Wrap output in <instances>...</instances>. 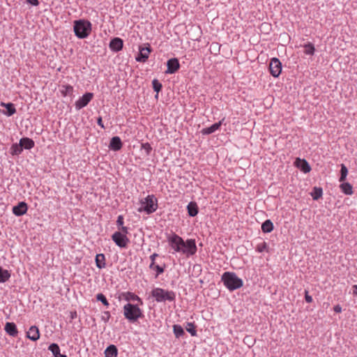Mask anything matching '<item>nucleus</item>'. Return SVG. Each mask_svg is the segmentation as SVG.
Here are the masks:
<instances>
[{
	"instance_id": "f257e3e1",
	"label": "nucleus",
	"mask_w": 357,
	"mask_h": 357,
	"mask_svg": "<svg viewBox=\"0 0 357 357\" xmlns=\"http://www.w3.org/2000/svg\"><path fill=\"white\" fill-rule=\"evenodd\" d=\"M167 241L175 252H181L188 256L195 255L197 250L195 239H188L184 241L181 236L174 233L167 236Z\"/></svg>"
},
{
	"instance_id": "f03ea898",
	"label": "nucleus",
	"mask_w": 357,
	"mask_h": 357,
	"mask_svg": "<svg viewBox=\"0 0 357 357\" xmlns=\"http://www.w3.org/2000/svg\"><path fill=\"white\" fill-rule=\"evenodd\" d=\"M221 280L224 285L229 290L234 291L243 285L242 279L238 278L235 273L225 272L222 274Z\"/></svg>"
},
{
	"instance_id": "7ed1b4c3",
	"label": "nucleus",
	"mask_w": 357,
	"mask_h": 357,
	"mask_svg": "<svg viewBox=\"0 0 357 357\" xmlns=\"http://www.w3.org/2000/svg\"><path fill=\"white\" fill-rule=\"evenodd\" d=\"M73 29L75 35L80 39L89 36L91 31V23L85 20H79L74 22Z\"/></svg>"
},
{
	"instance_id": "20e7f679",
	"label": "nucleus",
	"mask_w": 357,
	"mask_h": 357,
	"mask_svg": "<svg viewBox=\"0 0 357 357\" xmlns=\"http://www.w3.org/2000/svg\"><path fill=\"white\" fill-rule=\"evenodd\" d=\"M123 315L130 322H135L143 316L142 312L137 305L128 303L123 306Z\"/></svg>"
},
{
	"instance_id": "39448f33",
	"label": "nucleus",
	"mask_w": 357,
	"mask_h": 357,
	"mask_svg": "<svg viewBox=\"0 0 357 357\" xmlns=\"http://www.w3.org/2000/svg\"><path fill=\"white\" fill-rule=\"evenodd\" d=\"M151 296L158 303L165 302L166 301H174L176 298V294L173 291H168L159 287L151 291Z\"/></svg>"
},
{
	"instance_id": "423d86ee",
	"label": "nucleus",
	"mask_w": 357,
	"mask_h": 357,
	"mask_svg": "<svg viewBox=\"0 0 357 357\" xmlns=\"http://www.w3.org/2000/svg\"><path fill=\"white\" fill-rule=\"evenodd\" d=\"M142 206L138 209L139 212L144 211L146 214L155 212L158 208V201L154 195H148L141 201Z\"/></svg>"
},
{
	"instance_id": "0eeeda50",
	"label": "nucleus",
	"mask_w": 357,
	"mask_h": 357,
	"mask_svg": "<svg viewBox=\"0 0 357 357\" xmlns=\"http://www.w3.org/2000/svg\"><path fill=\"white\" fill-rule=\"evenodd\" d=\"M112 239L120 248H126L130 242L129 238L120 231L114 232L112 236Z\"/></svg>"
},
{
	"instance_id": "6e6552de",
	"label": "nucleus",
	"mask_w": 357,
	"mask_h": 357,
	"mask_svg": "<svg viewBox=\"0 0 357 357\" xmlns=\"http://www.w3.org/2000/svg\"><path fill=\"white\" fill-rule=\"evenodd\" d=\"M269 70L271 74L278 77L282 71V63L278 58H273L269 63Z\"/></svg>"
},
{
	"instance_id": "1a4fd4ad",
	"label": "nucleus",
	"mask_w": 357,
	"mask_h": 357,
	"mask_svg": "<svg viewBox=\"0 0 357 357\" xmlns=\"http://www.w3.org/2000/svg\"><path fill=\"white\" fill-rule=\"evenodd\" d=\"M93 97V93L87 92L84 93L82 97H80L76 102H75V107L77 109H80L84 107H86L89 102L92 100Z\"/></svg>"
},
{
	"instance_id": "9d476101",
	"label": "nucleus",
	"mask_w": 357,
	"mask_h": 357,
	"mask_svg": "<svg viewBox=\"0 0 357 357\" xmlns=\"http://www.w3.org/2000/svg\"><path fill=\"white\" fill-rule=\"evenodd\" d=\"M167 69L165 71L167 74H174L180 68L178 60L176 58L170 59L167 62Z\"/></svg>"
},
{
	"instance_id": "9b49d317",
	"label": "nucleus",
	"mask_w": 357,
	"mask_h": 357,
	"mask_svg": "<svg viewBox=\"0 0 357 357\" xmlns=\"http://www.w3.org/2000/svg\"><path fill=\"white\" fill-rule=\"evenodd\" d=\"M27 209V204L24 202H21L13 208V213L17 216H21L26 213Z\"/></svg>"
},
{
	"instance_id": "f8f14e48",
	"label": "nucleus",
	"mask_w": 357,
	"mask_h": 357,
	"mask_svg": "<svg viewBox=\"0 0 357 357\" xmlns=\"http://www.w3.org/2000/svg\"><path fill=\"white\" fill-rule=\"evenodd\" d=\"M123 46V41L120 38H114L112 40H111L109 43V48L113 52H119L122 50Z\"/></svg>"
},
{
	"instance_id": "ddd939ff",
	"label": "nucleus",
	"mask_w": 357,
	"mask_h": 357,
	"mask_svg": "<svg viewBox=\"0 0 357 357\" xmlns=\"http://www.w3.org/2000/svg\"><path fill=\"white\" fill-rule=\"evenodd\" d=\"M26 337L33 341L38 340L40 338L38 328L36 326H31L26 333Z\"/></svg>"
},
{
	"instance_id": "4468645a",
	"label": "nucleus",
	"mask_w": 357,
	"mask_h": 357,
	"mask_svg": "<svg viewBox=\"0 0 357 357\" xmlns=\"http://www.w3.org/2000/svg\"><path fill=\"white\" fill-rule=\"evenodd\" d=\"M109 148L114 151H119L122 148V142L119 137H113L109 145Z\"/></svg>"
},
{
	"instance_id": "2eb2a0df",
	"label": "nucleus",
	"mask_w": 357,
	"mask_h": 357,
	"mask_svg": "<svg viewBox=\"0 0 357 357\" xmlns=\"http://www.w3.org/2000/svg\"><path fill=\"white\" fill-rule=\"evenodd\" d=\"M151 52L150 47H143L140 49L139 53L136 57V60L139 62L144 63L149 58V53Z\"/></svg>"
},
{
	"instance_id": "dca6fc26",
	"label": "nucleus",
	"mask_w": 357,
	"mask_h": 357,
	"mask_svg": "<svg viewBox=\"0 0 357 357\" xmlns=\"http://www.w3.org/2000/svg\"><path fill=\"white\" fill-rule=\"evenodd\" d=\"M296 165L304 173H308L311 170L310 165L305 159L297 158Z\"/></svg>"
},
{
	"instance_id": "f3484780",
	"label": "nucleus",
	"mask_w": 357,
	"mask_h": 357,
	"mask_svg": "<svg viewBox=\"0 0 357 357\" xmlns=\"http://www.w3.org/2000/svg\"><path fill=\"white\" fill-rule=\"evenodd\" d=\"M4 330L12 337H16L18 334L17 326L13 322H7L5 325Z\"/></svg>"
},
{
	"instance_id": "a211bd4d",
	"label": "nucleus",
	"mask_w": 357,
	"mask_h": 357,
	"mask_svg": "<svg viewBox=\"0 0 357 357\" xmlns=\"http://www.w3.org/2000/svg\"><path fill=\"white\" fill-rule=\"evenodd\" d=\"M224 121V119L221 121H220L218 123H215L212 126L205 128L202 129V133L203 135H210L215 132L217 130H218L222 125V121Z\"/></svg>"
},
{
	"instance_id": "6ab92c4d",
	"label": "nucleus",
	"mask_w": 357,
	"mask_h": 357,
	"mask_svg": "<svg viewBox=\"0 0 357 357\" xmlns=\"http://www.w3.org/2000/svg\"><path fill=\"white\" fill-rule=\"evenodd\" d=\"M187 209L190 217H195L198 213V206L196 202H190L187 206Z\"/></svg>"
},
{
	"instance_id": "aec40b11",
	"label": "nucleus",
	"mask_w": 357,
	"mask_h": 357,
	"mask_svg": "<svg viewBox=\"0 0 357 357\" xmlns=\"http://www.w3.org/2000/svg\"><path fill=\"white\" fill-rule=\"evenodd\" d=\"M20 143L22 146V148H24L25 149H32L35 144L33 139L28 137H23L20 140Z\"/></svg>"
},
{
	"instance_id": "412c9836",
	"label": "nucleus",
	"mask_w": 357,
	"mask_h": 357,
	"mask_svg": "<svg viewBox=\"0 0 357 357\" xmlns=\"http://www.w3.org/2000/svg\"><path fill=\"white\" fill-rule=\"evenodd\" d=\"M48 349L52 353L54 357H67L66 355L60 353V348L56 343L51 344Z\"/></svg>"
},
{
	"instance_id": "4be33fe9",
	"label": "nucleus",
	"mask_w": 357,
	"mask_h": 357,
	"mask_svg": "<svg viewBox=\"0 0 357 357\" xmlns=\"http://www.w3.org/2000/svg\"><path fill=\"white\" fill-rule=\"evenodd\" d=\"M1 105L6 108L7 111L4 113L6 115L10 116L16 112V109L14 104L11 102L4 103L1 102Z\"/></svg>"
},
{
	"instance_id": "5701e85b",
	"label": "nucleus",
	"mask_w": 357,
	"mask_h": 357,
	"mask_svg": "<svg viewBox=\"0 0 357 357\" xmlns=\"http://www.w3.org/2000/svg\"><path fill=\"white\" fill-rule=\"evenodd\" d=\"M340 188L345 195H351L353 194V187L349 183L343 181V183L340 184Z\"/></svg>"
},
{
	"instance_id": "b1692460",
	"label": "nucleus",
	"mask_w": 357,
	"mask_h": 357,
	"mask_svg": "<svg viewBox=\"0 0 357 357\" xmlns=\"http://www.w3.org/2000/svg\"><path fill=\"white\" fill-rule=\"evenodd\" d=\"M96 264L98 268H103L105 267V257L103 254H98L96 256Z\"/></svg>"
},
{
	"instance_id": "393cba45",
	"label": "nucleus",
	"mask_w": 357,
	"mask_h": 357,
	"mask_svg": "<svg viewBox=\"0 0 357 357\" xmlns=\"http://www.w3.org/2000/svg\"><path fill=\"white\" fill-rule=\"evenodd\" d=\"M105 357H116L117 349L116 346L111 344L105 351Z\"/></svg>"
},
{
	"instance_id": "a878e982",
	"label": "nucleus",
	"mask_w": 357,
	"mask_h": 357,
	"mask_svg": "<svg viewBox=\"0 0 357 357\" xmlns=\"http://www.w3.org/2000/svg\"><path fill=\"white\" fill-rule=\"evenodd\" d=\"M261 230L264 233H270L273 230V224L270 220H266L261 225Z\"/></svg>"
},
{
	"instance_id": "bb28decb",
	"label": "nucleus",
	"mask_w": 357,
	"mask_h": 357,
	"mask_svg": "<svg viewBox=\"0 0 357 357\" xmlns=\"http://www.w3.org/2000/svg\"><path fill=\"white\" fill-rule=\"evenodd\" d=\"M173 332L176 338L183 337L185 335L182 326L178 324H174L173 326Z\"/></svg>"
},
{
	"instance_id": "cd10ccee",
	"label": "nucleus",
	"mask_w": 357,
	"mask_h": 357,
	"mask_svg": "<svg viewBox=\"0 0 357 357\" xmlns=\"http://www.w3.org/2000/svg\"><path fill=\"white\" fill-rule=\"evenodd\" d=\"M10 278V273L8 270L3 269L0 266V283L5 282Z\"/></svg>"
},
{
	"instance_id": "c85d7f7f",
	"label": "nucleus",
	"mask_w": 357,
	"mask_h": 357,
	"mask_svg": "<svg viewBox=\"0 0 357 357\" xmlns=\"http://www.w3.org/2000/svg\"><path fill=\"white\" fill-rule=\"evenodd\" d=\"M314 200H318L322 197L323 190L321 188L314 187L312 192L310 193Z\"/></svg>"
},
{
	"instance_id": "c756f323",
	"label": "nucleus",
	"mask_w": 357,
	"mask_h": 357,
	"mask_svg": "<svg viewBox=\"0 0 357 357\" xmlns=\"http://www.w3.org/2000/svg\"><path fill=\"white\" fill-rule=\"evenodd\" d=\"M22 150L20 143L14 144L10 148V153L13 155H17L22 153Z\"/></svg>"
},
{
	"instance_id": "7c9ffc66",
	"label": "nucleus",
	"mask_w": 357,
	"mask_h": 357,
	"mask_svg": "<svg viewBox=\"0 0 357 357\" xmlns=\"http://www.w3.org/2000/svg\"><path fill=\"white\" fill-rule=\"evenodd\" d=\"M304 53L307 55H313L315 51V48L313 44L308 43L304 45Z\"/></svg>"
},
{
	"instance_id": "2f4dec72",
	"label": "nucleus",
	"mask_w": 357,
	"mask_h": 357,
	"mask_svg": "<svg viewBox=\"0 0 357 357\" xmlns=\"http://www.w3.org/2000/svg\"><path fill=\"white\" fill-rule=\"evenodd\" d=\"M186 331L190 333L192 336H196L197 335V331H196V326L194 323L192 322H188L187 325L185 326Z\"/></svg>"
},
{
	"instance_id": "473e14b6",
	"label": "nucleus",
	"mask_w": 357,
	"mask_h": 357,
	"mask_svg": "<svg viewBox=\"0 0 357 357\" xmlns=\"http://www.w3.org/2000/svg\"><path fill=\"white\" fill-rule=\"evenodd\" d=\"M348 174V169L347 167L344 165H341V169H340V181L343 182L345 181L347 176Z\"/></svg>"
},
{
	"instance_id": "72a5a7b5",
	"label": "nucleus",
	"mask_w": 357,
	"mask_h": 357,
	"mask_svg": "<svg viewBox=\"0 0 357 357\" xmlns=\"http://www.w3.org/2000/svg\"><path fill=\"white\" fill-rule=\"evenodd\" d=\"M152 85H153V90L157 92V93H158L162 88V84L156 79H154L153 81H152ZM158 94H156L155 96V98H158Z\"/></svg>"
},
{
	"instance_id": "f704fd0d",
	"label": "nucleus",
	"mask_w": 357,
	"mask_h": 357,
	"mask_svg": "<svg viewBox=\"0 0 357 357\" xmlns=\"http://www.w3.org/2000/svg\"><path fill=\"white\" fill-rule=\"evenodd\" d=\"M150 268L154 269L156 271L157 274L155 278H157L160 274L162 273L165 271L164 268L160 266L159 265H155V262H151L150 264Z\"/></svg>"
},
{
	"instance_id": "c9c22d12",
	"label": "nucleus",
	"mask_w": 357,
	"mask_h": 357,
	"mask_svg": "<svg viewBox=\"0 0 357 357\" xmlns=\"http://www.w3.org/2000/svg\"><path fill=\"white\" fill-rule=\"evenodd\" d=\"M141 149L142 150H144V152H145V155L146 156L149 155L151 151H152V147L151 146V144L148 142L146 143H142L141 144Z\"/></svg>"
},
{
	"instance_id": "e433bc0d",
	"label": "nucleus",
	"mask_w": 357,
	"mask_h": 357,
	"mask_svg": "<svg viewBox=\"0 0 357 357\" xmlns=\"http://www.w3.org/2000/svg\"><path fill=\"white\" fill-rule=\"evenodd\" d=\"M125 298L126 301H128L130 300L131 301H138L142 303L141 298L138 296L135 295L133 293H130V292L126 293Z\"/></svg>"
},
{
	"instance_id": "4c0bfd02",
	"label": "nucleus",
	"mask_w": 357,
	"mask_h": 357,
	"mask_svg": "<svg viewBox=\"0 0 357 357\" xmlns=\"http://www.w3.org/2000/svg\"><path fill=\"white\" fill-rule=\"evenodd\" d=\"M96 299L97 301H100L105 306L107 307L109 305L105 296L101 293L96 295Z\"/></svg>"
},
{
	"instance_id": "58836bf2",
	"label": "nucleus",
	"mask_w": 357,
	"mask_h": 357,
	"mask_svg": "<svg viewBox=\"0 0 357 357\" xmlns=\"http://www.w3.org/2000/svg\"><path fill=\"white\" fill-rule=\"evenodd\" d=\"M267 249V244L266 242H263L262 243L258 244L256 248V250L258 252H262Z\"/></svg>"
},
{
	"instance_id": "ea45409f",
	"label": "nucleus",
	"mask_w": 357,
	"mask_h": 357,
	"mask_svg": "<svg viewBox=\"0 0 357 357\" xmlns=\"http://www.w3.org/2000/svg\"><path fill=\"white\" fill-rule=\"evenodd\" d=\"M110 319V313L108 311H105L102 312V314L101 316V319L107 323Z\"/></svg>"
},
{
	"instance_id": "a19ab883",
	"label": "nucleus",
	"mask_w": 357,
	"mask_h": 357,
	"mask_svg": "<svg viewBox=\"0 0 357 357\" xmlns=\"http://www.w3.org/2000/svg\"><path fill=\"white\" fill-rule=\"evenodd\" d=\"M116 225L117 226L119 227L123 226V215H120L118 216L117 218V220H116Z\"/></svg>"
},
{
	"instance_id": "79ce46f5",
	"label": "nucleus",
	"mask_w": 357,
	"mask_h": 357,
	"mask_svg": "<svg viewBox=\"0 0 357 357\" xmlns=\"http://www.w3.org/2000/svg\"><path fill=\"white\" fill-rule=\"evenodd\" d=\"M305 301L308 303L312 302V297L308 294V291L306 290L305 291Z\"/></svg>"
},
{
	"instance_id": "37998d69",
	"label": "nucleus",
	"mask_w": 357,
	"mask_h": 357,
	"mask_svg": "<svg viewBox=\"0 0 357 357\" xmlns=\"http://www.w3.org/2000/svg\"><path fill=\"white\" fill-rule=\"evenodd\" d=\"M119 229L121 231V232L123 234H125L126 236L128 233V228L127 227L122 226V227H119Z\"/></svg>"
},
{
	"instance_id": "c03bdc74",
	"label": "nucleus",
	"mask_w": 357,
	"mask_h": 357,
	"mask_svg": "<svg viewBox=\"0 0 357 357\" xmlns=\"http://www.w3.org/2000/svg\"><path fill=\"white\" fill-rule=\"evenodd\" d=\"M26 1L33 6H38L39 4L38 0H26Z\"/></svg>"
},
{
	"instance_id": "a18cd8bd",
	"label": "nucleus",
	"mask_w": 357,
	"mask_h": 357,
	"mask_svg": "<svg viewBox=\"0 0 357 357\" xmlns=\"http://www.w3.org/2000/svg\"><path fill=\"white\" fill-rule=\"evenodd\" d=\"M97 123L98 124V126H100L102 128H105V126L103 125V123H102V117L100 116L97 119Z\"/></svg>"
},
{
	"instance_id": "49530a36",
	"label": "nucleus",
	"mask_w": 357,
	"mask_h": 357,
	"mask_svg": "<svg viewBox=\"0 0 357 357\" xmlns=\"http://www.w3.org/2000/svg\"><path fill=\"white\" fill-rule=\"evenodd\" d=\"M334 311L337 313H340L342 312V307L340 305H336L334 307Z\"/></svg>"
},
{
	"instance_id": "de8ad7c7",
	"label": "nucleus",
	"mask_w": 357,
	"mask_h": 357,
	"mask_svg": "<svg viewBox=\"0 0 357 357\" xmlns=\"http://www.w3.org/2000/svg\"><path fill=\"white\" fill-rule=\"evenodd\" d=\"M66 93H70V92H72V91H73V86H71L68 85V86H67L66 87Z\"/></svg>"
},
{
	"instance_id": "09e8293b",
	"label": "nucleus",
	"mask_w": 357,
	"mask_h": 357,
	"mask_svg": "<svg viewBox=\"0 0 357 357\" xmlns=\"http://www.w3.org/2000/svg\"><path fill=\"white\" fill-rule=\"evenodd\" d=\"M158 257V254L153 253L152 255H151L150 258L151 259V262H155V258Z\"/></svg>"
},
{
	"instance_id": "8fccbe9b",
	"label": "nucleus",
	"mask_w": 357,
	"mask_h": 357,
	"mask_svg": "<svg viewBox=\"0 0 357 357\" xmlns=\"http://www.w3.org/2000/svg\"><path fill=\"white\" fill-rule=\"evenodd\" d=\"M77 317V312H70V318L72 319H74Z\"/></svg>"
},
{
	"instance_id": "3c124183",
	"label": "nucleus",
	"mask_w": 357,
	"mask_h": 357,
	"mask_svg": "<svg viewBox=\"0 0 357 357\" xmlns=\"http://www.w3.org/2000/svg\"><path fill=\"white\" fill-rule=\"evenodd\" d=\"M353 294L357 296V285L353 286Z\"/></svg>"
}]
</instances>
